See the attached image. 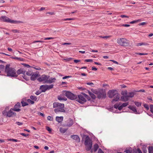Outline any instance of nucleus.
<instances>
[{
	"instance_id": "f257e3e1",
	"label": "nucleus",
	"mask_w": 153,
	"mask_h": 153,
	"mask_svg": "<svg viewBox=\"0 0 153 153\" xmlns=\"http://www.w3.org/2000/svg\"><path fill=\"white\" fill-rule=\"evenodd\" d=\"M10 65L7 64L5 68V72L8 76L17 77L18 76L16 73V70L13 68L10 67Z\"/></svg>"
},
{
	"instance_id": "f03ea898",
	"label": "nucleus",
	"mask_w": 153,
	"mask_h": 153,
	"mask_svg": "<svg viewBox=\"0 0 153 153\" xmlns=\"http://www.w3.org/2000/svg\"><path fill=\"white\" fill-rule=\"evenodd\" d=\"M84 136H85V139L84 142V144L85 146V149L87 151L90 150V152L92 153L94 149H92V142L88 135L84 134Z\"/></svg>"
},
{
	"instance_id": "7ed1b4c3",
	"label": "nucleus",
	"mask_w": 153,
	"mask_h": 153,
	"mask_svg": "<svg viewBox=\"0 0 153 153\" xmlns=\"http://www.w3.org/2000/svg\"><path fill=\"white\" fill-rule=\"evenodd\" d=\"M108 94L109 98L114 97V99L112 100V103L114 101H118L120 99V94L117 93V91L116 90H109Z\"/></svg>"
},
{
	"instance_id": "20e7f679",
	"label": "nucleus",
	"mask_w": 153,
	"mask_h": 153,
	"mask_svg": "<svg viewBox=\"0 0 153 153\" xmlns=\"http://www.w3.org/2000/svg\"><path fill=\"white\" fill-rule=\"evenodd\" d=\"M62 93L63 95L65 96L71 100H74L77 98L76 95H74L69 91H63Z\"/></svg>"
},
{
	"instance_id": "39448f33",
	"label": "nucleus",
	"mask_w": 153,
	"mask_h": 153,
	"mask_svg": "<svg viewBox=\"0 0 153 153\" xmlns=\"http://www.w3.org/2000/svg\"><path fill=\"white\" fill-rule=\"evenodd\" d=\"M0 20L4 22L10 23H11L16 24L20 23L22 22L20 21H16L12 20L6 16H2L0 17Z\"/></svg>"
},
{
	"instance_id": "423d86ee",
	"label": "nucleus",
	"mask_w": 153,
	"mask_h": 153,
	"mask_svg": "<svg viewBox=\"0 0 153 153\" xmlns=\"http://www.w3.org/2000/svg\"><path fill=\"white\" fill-rule=\"evenodd\" d=\"M117 43L122 46H128L129 45L128 41L124 38H119L117 39Z\"/></svg>"
},
{
	"instance_id": "0eeeda50",
	"label": "nucleus",
	"mask_w": 153,
	"mask_h": 153,
	"mask_svg": "<svg viewBox=\"0 0 153 153\" xmlns=\"http://www.w3.org/2000/svg\"><path fill=\"white\" fill-rule=\"evenodd\" d=\"M96 94L99 99L105 98L106 97V93L103 89H100L97 91Z\"/></svg>"
},
{
	"instance_id": "6e6552de",
	"label": "nucleus",
	"mask_w": 153,
	"mask_h": 153,
	"mask_svg": "<svg viewBox=\"0 0 153 153\" xmlns=\"http://www.w3.org/2000/svg\"><path fill=\"white\" fill-rule=\"evenodd\" d=\"M50 76L48 75H43L37 79V80L40 82H43V83H47L48 79Z\"/></svg>"
},
{
	"instance_id": "1a4fd4ad",
	"label": "nucleus",
	"mask_w": 153,
	"mask_h": 153,
	"mask_svg": "<svg viewBox=\"0 0 153 153\" xmlns=\"http://www.w3.org/2000/svg\"><path fill=\"white\" fill-rule=\"evenodd\" d=\"M76 101L81 104H84L86 101L83 95L80 94L78 95V97H77Z\"/></svg>"
},
{
	"instance_id": "9d476101",
	"label": "nucleus",
	"mask_w": 153,
	"mask_h": 153,
	"mask_svg": "<svg viewBox=\"0 0 153 153\" xmlns=\"http://www.w3.org/2000/svg\"><path fill=\"white\" fill-rule=\"evenodd\" d=\"M73 120L69 118L66 121L65 123L63 124V125L65 127H70L73 125Z\"/></svg>"
},
{
	"instance_id": "9b49d317",
	"label": "nucleus",
	"mask_w": 153,
	"mask_h": 153,
	"mask_svg": "<svg viewBox=\"0 0 153 153\" xmlns=\"http://www.w3.org/2000/svg\"><path fill=\"white\" fill-rule=\"evenodd\" d=\"M21 104L19 102H18L14 106L13 108H12V110L17 112H19L21 111L20 108L21 107Z\"/></svg>"
},
{
	"instance_id": "f8f14e48",
	"label": "nucleus",
	"mask_w": 153,
	"mask_h": 153,
	"mask_svg": "<svg viewBox=\"0 0 153 153\" xmlns=\"http://www.w3.org/2000/svg\"><path fill=\"white\" fill-rule=\"evenodd\" d=\"M53 108H59L60 107H64V104L58 102H54L53 104Z\"/></svg>"
},
{
	"instance_id": "ddd939ff",
	"label": "nucleus",
	"mask_w": 153,
	"mask_h": 153,
	"mask_svg": "<svg viewBox=\"0 0 153 153\" xmlns=\"http://www.w3.org/2000/svg\"><path fill=\"white\" fill-rule=\"evenodd\" d=\"M13 111L12 108H11L10 110L7 112V116L9 117H10L13 115L16 116V113L13 112Z\"/></svg>"
},
{
	"instance_id": "4468645a",
	"label": "nucleus",
	"mask_w": 153,
	"mask_h": 153,
	"mask_svg": "<svg viewBox=\"0 0 153 153\" xmlns=\"http://www.w3.org/2000/svg\"><path fill=\"white\" fill-rule=\"evenodd\" d=\"M71 138L75 140L77 143H79L80 141V139L79 137L76 135H73L71 136Z\"/></svg>"
},
{
	"instance_id": "2eb2a0df",
	"label": "nucleus",
	"mask_w": 153,
	"mask_h": 153,
	"mask_svg": "<svg viewBox=\"0 0 153 153\" xmlns=\"http://www.w3.org/2000/svg\"><path fill=\"white\" fill-rule=\"evenodd\" d=\"M39 76L38 74L37 73H33L31 75L30 77V79L31 80L34 81L36 79L37 77Z\"/></svg>"
},
{
	"instance_id": "dca6fc26",
	"label": "nucleus",
	"mask_w": 153,
	"mask_h": 153,
	"mask_svg": "<svg viewBox=\"0 0 153 153\" xmlns=\"http://www.w3.org/2000/svg\"><path fill=\"white\" fill-rule=\"evenodd\" d=\"M26 71L25 70H24L23 68H21L19 69L16 71V73L18 75L20 74H24L25 73Z\"/></svg>"
},
{
	"instance_id": "f3484780",
	"label": "nucleus",
	"mask_w": 153,
	"mask_h": 153,
	"mask_svg": "<svg viewBox=\"0 0 153 153\" xmlns=\"http://www.w3.org/2000/svg\"><path fill=\"white\" fill-rule=\"evenodd\" d=\"M128 108L133 111L135 114H138L137 111L135 106L129 105Z\"/></svg>"
},
{
	"instance_id": "a211bd4d",
	"label": "nucleus",
	"mask_w": 153,
	"mask_h": 153,
	"mask_svg": "<svg viewBox=\"0 0 153 153\" xmlns=\"http://www.w3.org/2000/svg\"><path fill=\"white\" fill-rule=\"evenodd\" d=\"M137 92L136 91H134L131 92H129L128 94V95H127L128 98V97H132L134 96V94H136V92Z\"/></svg>"
},
{
	"instance_id": "6ab92c4d",
	"label": "nucleus",
	"mask_w": 153,
	"mask_h": 153,
	"mask_svg": "<svg viewBox=\"0 0 153 153\" xmlns=\"http://www.w3.org/2000/svg\"><path fill=\"white\" fill-rule=\"evenodd\" d=\"M40 89L41 90L42 92H45L47 91L46 85H42L40 86Z\"/></svg>"
},
{
	"instance_id": "aec40b11",
	"label": "nucleus",
	"mask_w": 153,
	"mask_h": 153,
	"mask_svg": "<svg viewBox=\"0 0 153 153\" xmlns=\"http://www.w3.org/2000/svg\"><path fill=\"white\" fill-rule=\"evenodd\" d=\"M56 80V79L55 78H49V79L48 80L47 83L50 84L54 82Z\"/></svg>"
},
{
	"instance_id": "412c9836",
	"label": "nucleus",
	"mask_w": 153,
	"mask_h": 153,
	"mask_svg": "<svg viewBox=\"0 0 153 153\" xmlns=\"http://www.w3.org/2000/svg\"><path fill=\"white\" fill-rule=\"evenodd\" d=\"M56 120L58 122L60 123L63 120V117H56Z\"/></svg>"
},
{
	"instance_id": "4be33fe9",
	"label": "nucleus",
	"mask_w": 153,
	"mask_h": 153,
	"mask_svg": "<svg viewBox=\"0 0 153 153\" xmlns=\"http://www.w3.org/2000/svg\"><path fill=\"white\" fill-rule=\"evenodd\" d=\"M121 99L123 101L126 102L128 100V99L126 95L121 97Z\"/></svg>"
},
{
	"instance_id": "5701e85b",
	"label": "nucleus",
	"mask_w": 153,
	"mask_h": 153,
	"mask_svg": "<svg viewBox=\"0 0 153 153\" xmlns=\"http://www.w3.org/2000/svg\"><path fill=\"white\" fill-rule=\"evenodd\" d=\"M46 89L47 90H49L53 88V84H51L50 85H46Z\"/></svg>"
},
{
	"instance_id": "b1692460",
	"label": "nucleus",
	"mask_w": 153,
	"mask_h": 153,
	"mask_svg": "<svg viewBox=\"0 0 153 153\" xmlns=\"http://www.w3.org/2000/svg\"><path fill=\"white\" fill-rule=\"evenodd\" d=\"M99 146L97 144H96L94 146L93 149L94 152H96L99 148Z\"/></svg>"
},
{
	"instance_id": "393cba45",
	"label": "nucleus",
	"mask_w": 153,
	"mask_h": 153,
	"mask_svg": "<svg viewBox=\"0 0 153 153\" xmlns=\"http://www.w3.org/2000/svg\"><path fill=\"white\" fill-rule=\"evenodd\" d=\"M57 99L58 100H59L60 101L62 100L66 101L67 100V98H64L62 97L61 95L58 96Z\"/></svg>"
},
{
	"instance_id": "a878e982",
	"label": "nucleus",
	"mask_w": 153,
	"mask_h": 153,
	"mask_svg": "<svg viewBox=\"0 0 153 153\" xmlns=\"http://www.w3.org/2000/svg\"><path fill=\"white\" fill-rule=\"evenodd\" d=\"M149 153H153V147L152 146H149L148 147Z\"/></svg>"
},
{
	"instance_id": "bb28decb",
	"label": "nucleus",
	"mask_w": 153,
	"mask_h": 153,
	"mask_svg": "<svg viewBox=\"0 0 153 153\" xmlns=\"http://www.w3.org/2000/svg\"><path fill=\"white\" fill-rule=\"evenodd\" d=\"M149 44L146 42H140L137 44V46L141 45H148Z\"/></svg>"
},
{
	"instance_id": "cd10ccee",
	"label": "nucleus",
	"mask_w": 153,
	"mask_h": 153,
	"mask_svg": "<svg viewBox=\"0 0 153 153\" xmlns=\"http://www.w3.org/2000/svg\"><path fill=\"white\" fill-rule=\"evenodd\" d=\"M133 153H142L141 150L139 148H138L137 149H135L133 150Z\"/></svg>"
},
{
	"instance_id": "c85d7f7f",
	"label": "nucleus",
	"mask_w": 153,
	"mask_h": 153,
	"mask_svg": "<svg viewBox=\"0 0 153 153\" xmlns=\"http://www.w3.org/2000/svg\"><path fill=\"white\" fill-rule=\"evenodd\" d=\"M67 130L66 129L63 128H60L59 131L62 133H64Z\"/></svg>"
},
{
	"instance_id": "c756f323",
	"label": "nucleus",
	"mask_w": 153,
	"mask_h": 153,
	"mask_svg": "<svg viewBox=\"0 0 153 153\" xmlns=\"http://www.w3.org/2000/svg\"><path fill=\"white\" fill-rule=\"evenodd\" d=\"M142 148L143 153H147V150L146 149V146L145 145L143 146Z\"/></svg>"
},
{
	"instance_id": "7c9ffc66",
	"label": "nucleus",
	"mask_w": 153,
	"mask_h": 153,
	"mask_svg": "<svg viewBox=\"0 0 153 153\" xmlns=\"http://www.w3.org/2000/svg\"><path fill=\"white\" fill-rule=\"evenodd\" d=\"M64 107H60L58 108L59 112H65V110L64 109Z\"/></svg>"
},
{
	"instance_id": "2f4dec72",
	"label": "nucleus",
	"mask_w": 153,
	"mask_h": 153,
	"mask_svg": "<svg viewBox=\"0 0 153 153\" xmlns=\"http://www.w3.org/2000/svg\"><path fill=\"white\" fill-rule=\"evenodd\" d=\"M30 98L31 100L36 101V100L37 99V98H36V97L34 96H33L32 95H31L30 96Z\"/></svg>"
},
{
	"instance_id": "473e14b6",
	"label": "nucleus",
	"mask_w": 153,
	"mask_h": 153,
	"mask_svg": "<svg viewBox=\"0 0 153 153\" xmlns=\"http://www.w3.org/2000/svg\"><path fill=\"white\" fill-rule=\"evenodd\" d=\"M33 73L31 71H28L26 72V74L28 76H30L32 75Z\"/></svg>"
},
{
	"instance_id": "72a5a7b5",
	"label": "nucleus",
	"mask_w": 153,
	"mask_h": 153,
	"mask_svg": "<svg viewBox=\"0 0 153 153\" xmlns=\"http://www.w3.org/2000/svg\"><path fill=\"white\" fill-rule=\"evenodd\" d=\"M22 106L23 107H24L25 106H27L28 105V103L27 102H24V101H22L21 102Z\"/></svg>"
},
{
	"instance_id": "f704fd0d",
	"label": "nucleus",
	"mask_w": 153,
	"mask_h": 153,
	"mask_svg": "<svg viewBox=\"0 0 153 153\" xmlns=\"http://www.w3.org/2000/svg\"><path fill=\"white\" fill-rule=\"evenodd\" d=\"M127 94V91L126 90L125 91H122L121 92V94L123 96H126Z\"/></svg>"
},
{
	"instance_id": "c9c22d12",
	"label": "nucleus",
	"mask_w": 153,
	"mask_h": 153,
	"mask_svg": "<svg viewBox=\"0 0 153 153\" xmlns=\"http://www.w3.org/2000/svg\"><path fill=\"white\" fill-rule=\"evenodd\" d=\"M4 69V66L3 65H0V73Z\"/></svg>"
},
{
	"instance_id": "e433bc0d",
	"label": "nucleus",
	"mask_w": 153,
	"mask_h": 153,
	"mask_svg": "<svg viewBox=\"0 0 153 153\" xmlns=\"http://www.w3.org/2000/svg\"><path fill=\"white\" fill-rule=\"evenodd\" d=\"M94 93L91 92L90 94H89L91 97L93 99H95L96 98V96L94 94Z\"/></svg>"
},
{
	"instance_id": "4c0bfd02",
	"label": "nucleus",
	"mask_w": 153,
	"mask_h": 153,
	"mask_svg": "<svg viewBox=\"0 0 153 153\" xmlns=\"http://www.w3.org/2000/svg\"><path fill=\"white\" fill-rule=\"evenodd\" d=\"M135 104L138 107H139L141 105V103L140 102H134Z\"/></svg>"
},
{
	"instance_id": "58836bf2",
	"label": "nucleus",
	"mask_w": 153,
	"mask_h": 153,
	"mask_svg": "<svg viewBox=\"0 0 153 153\" xmlns=\"http://www.w3.org/2000/svg\"><path fill=\"white\" fill-rule=\"evenodd\" d=\"M124 152L126 153H132V149L126 150L124 151Z\"/></svg>"
},
{
	"instance_id": "ea45409f",
	"label": "nucleus",
	"mask_w": 153,
	"mask_h": 153,
	"mask_svg": "<svg viewBox=\"0 0 153 153\" xmlns=\"http://www.w3.org/2000/svg\"><path fill=\"white\" fill-rule=\"evenodd\" d=\"M45 42L44 41H41V40H39V41H34L33 42V43H35L36 42H40L42 43H43Z\"/></svg>"
},
{
	"instance_id": "a19ab883",
	"label": "nucleus",
	"mask_w": 153,
	"mask_h": 153,
	"mask_svg": "<svg viewBox=\"0 0 153 153\" xmlns=\"http://www.w3.org/2000/svg\"><path fill=\"white\" fill-rule=\"evenodd\" d=\"M140 21L139 20H134V21H132L131 22H130V24H134V23H137L139 22Z\"/></svg>"
},
{
	"instance_id": "79ce46f5",
	"label": "nucleus",
	"mask_w": 153,
	"mask_h": 153,
	"mask_svg": "<svg viewBox=\"0 0 153 153\" xmlns=\"http://www.w3.org/2000/svg\"><path fill=\"white\" fill-rule=\"evenodd\" d=\"M9 141H12L13 142H17L18 141V140L15 139H10L8 140Z\"/></svg>"
},
{
	"instance_id": "37998d69",
	"label": "nucleus",
	"mask_w": 153,
	"mask_h": 153,
	"mask_svg": "<svg viewBox=\"0 0 153 153\" xmlns=\"http://www.w3.org/2000/svg\"><path fill=\"white\" fill-rule=\"evenodd\" d=\"M27 101L28 103H30L32 104H33L34 103V102L33 101L31 100L30 99H28Z\"/></svg>"
},
{
	"instance_id": "c03bdc74",
	"label": "nucleus",
	"mask_w": 153,
	"mask_h": 153,
	"mask_svg": "<svg viewBox=\"0 0 153 153\" xmlns=\"http://www.w3.org/2000/svg\"><path fill=\"white\" fill-rule=\"evenodd\" d=\"M143 106L147 110H148L149 109V106L147 104H144Z\"/></svg>"
},
{
	"instance_id": "a18cd8bd",
	"label": "nucleus",
	"mask_w": 153,
	"mask_h": 153,
	"mask_svg": "<svg viewBox=\"0 0 153 153\" xmlns=\"http://www.w3.org/2000/svg\"><path fill=\"white\" fill-rule=\"evenodd\" d=\"M47 120L50 121H52L53 120V117L50 116L47 117Z\"/></svg>"
},
{
	"instance_id": "49530a36",
	"label": "nucleus",
	"mask_w": 153,
	"mask_h": 153,
	"mask_svg": "<svg viewBox=\"0 0 153 153\" xmlns=\"http://www.w3.org/2000/svg\"><path fill=\"white\" fill-rule=\"evenodd\" d=\"M128 105V102H125L123 103L122 105V106L124 107H125L126 106H127Z\"/></svg>"
},
{
	"instance_id": "de8ad7c7",
	"label": "nucleus",
	"mask_w": 153,
	"mask_h": 153,
	"mask_svg": "<svg viewBox=\"0 0 153 153\" xmlns=\"http://www.w3.org/2000/svg\"><path fill=\"white\" fill-rule=\"evenodd\" d=\"M75 20V18H67L65 19L64 20L65 21H67V20Z\"/></svg>"
},
{
	"instance_id": "09e8293b",
	"label": "nucleus",
	"mask_w": 153,
	"mask_h": 153,
	"mask_svg": "<svg viewBox=\"0 0 153 153\" xmlns=\"http://www.w3.org/2000/svg\"><path fill=\"white\" fill-rule=\"evenodd\" d=\"M11 31L14 33H19V30H12Z\"/></svg>"
},
{
	"instance_id": "8fccbe9b",
	"label": "nucleus",
	"mask_w": 153,
	"mask_h": 153,
	"mask_svg": "<svg viewBox=\"0 0 153 153\" xmlns=\"http://www.w3.org/2000/svg\"><path fill=\"white\" fill-rule=\"evenodd\" d=\"M46 129L48 131H49V132H51V129L48 126H46Z\"/></svg>"
},
{
	"instance_id": "3c124183",
	"label": "nucleus",
	"mask_w": 153,
	"mask_h": 153,
	"mask_svg": "<svg viewBox=\"0 0 153 153\" xmlns=\"http://www.w3.org/2000/svg\"><path fill=\"white\" fill-rule=\"evenodd\" d=\"M150 108L151 112L153 113V105H151L150 106Z\"/></svg>"
},
{
	"instance_id": "603ef678",
	"label": "nucleus",
	"mask_w": 153,
	"mask_h": 153,
	"mask_svg": "<svg viewBox=\"0 0 153 153\" xmlns=\"http://www.w3.org/2000/svg\"><path fill=\"white\" fill-rule=\"evenodd\" d=\"M91 91L92 92V93H94L96 94H97V93L98 91L97 90H94L93 89H91Z\"/></svg>"
},
{
	"instance_id": "864d4df0",
	"label": "nucleus",
	"mask_w": 153,
	"mask_h": 153,
	"mask_svg": "<svg viewBox=\"0 0 153 153\" xmlns=\"http://www.w3.org/2000/svg\"><path fill=\"white\" fill-rule=\"evenodd\" d=\"M91 91L92 92V93H94L96 94H97V93L98 91L97 90H94L93 89H91Z\"/></svg>"
},
{
	"instance_id": "5fc2aeb1",
	"label": "nucleus",
	"mask_w": 153,
	"mask_h": 153,
	"mask_svg": "<svg viewBox=\"0 0 153 153\" xmlns=\"http://www.w3.org/2000/svg\"><path fill=\"white\" fill-rule=\"evenodd\" d=\"M20 134L21 135H22L23 136H25V137H27L29 136V134H26L24 133H21Z\"/></svg>"
},
{
	"instance_id": "6e6d98bb",
	"label": "nucleus",
	"mask_w": 153,
	"mask_h": 153,
	"mask_svg": "<svg viewBox=\"0 0 153 153\" xmlns=\"http://www.w3.org/2000/svg\"><path fill=\"white\" fill-rule=\"evenodd\" d=\"M130 25H129L128 24H123L122 25H120V26H124V27H128L130 26Z\"/></svg>"
},
{
	"instance_id": "4d7b16f0",
	"label": "nucleus",
	"mask_w": 153,
	"mask_h": 153,
	"mask_svg": "<svg viewBox=\"0 0 153 153\" xmlns=\"http://www.w3.org/2000/svg\"><path fill=\"white\" fill-rule=\"evenodd\" d=\"M16 123L19 126H21L23 124V123L19 122H16Z\"/></svg>"
},
{
	"instance_id": "13d9d810",
	"label": "nucleus",
	"mask_w": 153,
	"mask_h": 153,
	"mask_svg": "<svg viewBox=\"0 0 153 153\" xmlns=\"http://www.w3.org/2000/svg\"><path fill=\"white\" fill-rule=\"evenodd\" d=\"M85 61L86 62H93V60L92 59H86L85 60Z\"/></svg>"
},
{
	"instance_id": "bf43d9fd",
	"label": "nucleus",
	"mask_w": 153,
	"mask_h": 153,
	"mask_svg": "<svg viewBox=\"0 0 153 153\" xmlns=\"http://www.w3.org/2000/svg\"><path fill=\"white\" fill-rule=\"evenodd\" d=\"M87 84L89 85L92 87H93L94 85V83L92 82H88L87 83Z\"/></svg>"
},
{
	"instance_id": "052dcab7",
	"label": "nucleus",
	"mask_w": 153,
	"mask_h": 153,
	"mask_svg": "<svg viewBox=\"0 0 153 153\" xmlns=\"http://www.w3.org/2000/svg\"><path fill=\"white\" fill-rule=\"evenodd\" d=\"M54 39V38L53 37H48L44 38V40H50V39Z\"/></svg>"
},
{
	"instance_id": "680f3d73",
	"label": "nucleus",
	"mask_w": 153,
	"mask_h": 153,
	"mask_svg": "<svg viewBox=\"0 0 153 153\" xmlns=\"http://www.w3.org/2000/svg\"><path fill=\"white\" fill-rule=\"evenodd\" d=\"M54 111L56 113H58L59 112V109L58 108L55 109Z\"/></svg>"
},
{
	"instance_id": "e2e57ef3",
	"label": "nucleus",
	"mask_w": 153,
	"mask_h": 153,
	"mask_svg": "<svg viewBox=\"0 0 153 153\" xmlns=\"http://www.w3.org/2000/svg\"><path fill=\"white\" fill-rule=\"evenodd\" d=\"M119 105H117V104H115L114 105V107L116 109H117L118 108V106Z\"/></svg>"
},
{
	"instance_id": "0e129e2a",
	"label": "nucleus",
	"mask_w": 153,
	"mask_h": 153,
	"mask_svg": "<svg viewBox=\"0 0 153 153\" xmlns=\"http://www.w3.org/2000/svg\"><path fill=\"white\" fill-rule=\"evenodd\" d=\"M71 77V76H65L63 77L62 78V79H66L68 78H70V77Z\"/></svg>"
},
{
	"instance_id": "69168bd1",
	"label": "nucleus",
	"mask_w": 153,
	"mask_h": 153,
	"mask_svg": "<svg viewBox=\"0 0 153 153\" xmlns=\"http://www.w3.org/2000/svg\"><path fill=\"white\" fill-rule=\"evenodd\" d=\"M98 153H103V152L102 149L100 148L98 149Z\"/></svg>"
},
{
	"instance_id": "338daca9",
	"label": "nucleus",
	"mask_w": 153,
	"mask_h": 153,
	"mask_svg": "<svg viewBox=\"0 0 153 153\" xmlns=\"http://www.w3.org/2000/svg\"><path fill=\"white\" fill-rule=\"evenodd\" d=\"M14 59L19 61H22V59L20 58H18L17 57H15V58H14Z\"/></svg>"
},
{
	"instance_id": "774afa93",
	"label": "nucleus",
	"mask_w": 153,
	"mask_h": 153,
	"mask_svg": "<svg viewBox=\"0 0 153 153\" xmlns=\"http://www.w3.org/2000/svg\"><path fill=\"white\" fill-rule=\"evenodd\" d=\"M23 65L24 66H25L27 67V68H29L30 67V66L29 65L25 64V63L23 64Z\"/></svg>"
}]
</instances>
